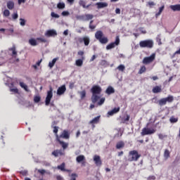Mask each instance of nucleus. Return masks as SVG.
Instances as JSON below:
<instances>
[{
  "label": "nucleus",
  "instance_id": "nucleus-1",
  "mask_svg": "<svg viewBox=\"0 0 180 180\" xmlns=\"http://www.w3.org/2000/svg\"><path fill=\"white\" fill-rule=\"evenodd\" d=\"M91 92L92 94L91 102L93 103H96V101L101 99V96H99V95L102 93V88L101 86L94 85L91 89Z\"/></svg>",
  "mask_w": 180,
  "mask_h": 180
},
{
  "label": "nucleus",
  "instance_id": "nucleus-2",
  "mask_svg": "<svg viewBox=\"0 0 180 180\" xmlns=\"http://www.w3.org/2000/svg\"><path fill=\"white\" fill-rule=\"evenodd\" d=\"M139 46L142 49L146 48V49H153L154 47V41L153 39H147L144 41H141L139 42Z\"/></svg>",
  "mask_w": 180,
  "mask_h": 180
},
{
  "label": "nucleus",
  "instance_id": "nucleus-3",
  "mask_svg": "<svg viewBox=\"0 0 180 180\" xmlns=\"http://www.w3.org/2000/svg\"><path fill=\"white\" fill-rule=\"evenodd\" d=\"M141 157V155L139 154L137 150H131L129 153L128 161H138L139 158Z\"/></svg>",
  "mask_w": 180,
  "mask_h": 180
},
{
  "label": "nucleus",
  "instance_id": "nucleus-4",
  "mask_svg": "<svg viewBox=\"0 0 180 180\" xmlns=\"http://www.w3.org/2000/svg\"><path fill=\"white\" fill-rule=\"evenodd\" d=\"M120 44V38L119 36L115 37V41L107 45L106 50H112V49H115V46H119Z\"/></svg>",
  "mask_w": 180,
  "mask_h": 180
},
{
  "label": "nucleus",
  "instance_id": "nucleus-5",
  "mask_svg": "<svg viewBox=\"0 0 180 180\" xmlns=\"http://www.w3.org/2000/svg\"><path fill=\"white\" fill-rule=\"evenodd\" d=\"M50 90L47 91V96L45 100V105L49 106L50 105V102L51 101V98H53V87L50 86Z\"/></svg>",
  "mask_w": 180,
  "mask_h": 180
},
{
  "label": "nucleus",
  "instance_id": "nucleus-6",
  "mask_svg": "<svg viewBox=\"0 0 180 180\" xmlns=\"http://www.w3.org/2000/svg\"><path fill=\"white\" fill-rule=\"evenodd\" d=\"M154 60H155V53L152 54L149 57H145L142 63L143 64H145L146 65H147V64H151V63H153Z\"/></svg>",
  "mask_w": 180,
  "mask_h": 180
},
{
  "label": "nucleus",
  "instance_id": "nucleus-7",
  "mask_svg": "<svg viewBox=\"0 0 180 180\" xmlns=\"http://www.w3.org/2000/svg\"><path fill=\"white\" fill-rule=\"evenodd\" d=\"M156 130L153 129H149V128H143L142 129V131L141 133V136H147L148 134H154L155 133Z\"/></svg>",
  "mask_w": 180,
  "mask_h": 180
},
{
  "label": "nucleus",
  "instance_id": "nucleus-8",
  "mask_svg": "<svg viewBox=\"0 0 180 180\" xmlns=\"http://www.w3.org/2000/svg\"><path fill=\"white\" fill-rule=\"evenodd\" d=\"M67 91V88L65 87V85L63 84V86L58 87L57 90V95L59 96H61V95H64L65 94V91Z\"/></svg>",
  "mask_w": 180,
  "mask_h": 180
},
{
  "label": "nucleus",
  "instance_id": "nucleus-9",
  "mask_svg": "<svg viewBox=\"0 0 180 180\" xmlns=\"http://www.w3.org/2000/svg\"><path fill=\"white\" fill-rule=\"evenodd\" d=\"M94 161L97 167H101V165H102V160H101V156L95 155L94 156Z\"/></svg>",
  "mask_w": 180,
  "mask_h": 180
},
{
  "label": "nucleus",
  "instance_id": "nucleus-10",
  "mask_svg": "<svg viewBox=\"0 0 180 180\" xmlns=\"http://www.w3.org/2000/svg\"><path fill=\"white\" fill-rule=\"evenodd\" d=\"M45 35H46L47 37H56V36H57V31L55 30H49L46 31Z\"/></svg>",
  "mask_w": 180,
  "mask_h": 180
},
{
  "label": "nucleus",
  "instance_id": "nucleus-11",
  "mask_svg": "<svg viewBox=\"0 0 180 180\" xmlns=\"http://www.w3.org/2000/svg\"><path fill=\"white\" fill-rule=\"evenodd\" d=\"M56 140L58 141L59 144H60L63 150L68 148V143L60 140V136H58V135H56Z\"/></svg>",
  "mask_w": 180,
  "mask_h": 180
},
{
  "label": "nucleus",
  "instance_id": "nucleus-12",
  "mask_svg": "<svg viewBox=\"0 0 180 180\" xmlns=\"http://www.w3.org/2000/svg\"><path fill=\"white\" fill-rule=\"evenodd\" d=\"M59 137L60 139H65L66 140H68V139H70V132H68V131L67 130H64Z\"/></svg>",
  "mask_w": 180,
  "mask_h": 180
},
{
  "label": "nucleus",
  "instance_id": "nucleus-13",
  "mask_svg": "<svg viewBox=\"0 0 180 180\" xmlns=\"http://www.w3.org/2000/svg\"><path fill=\"white\" fill-rule=\"evenodd\" d=\"M101 119V116L96 117L92 120L89 122V124H93V127H95V125L97 124V123H99V120Z\"/></svg>",
  "mask_w": 180,
  "mask_h": 180
},
{
  "label": "nucleus",
  "instance_id": "nucleus-14",
  "mask_svg": "<svg viewBox=\"0 0 180 180\" xmlns=\"http://www.w3.org/2000/svg\"><path fill=\"white\" fill-rule=\"evenodd\" d=\"M169 8L174 12H179L180 11V4L171 5L169 6Z\"/></svg>",
  "mask_w": 180,
  "mask_h": 180
},
{
  "label": "nucleus",
  "instance_id": "nucleus-15",
  "mask_svg": "<svg viewBox=\"0 0 180 180\" xmlns=\"http://www.w3.org/2000/svg\"><path fill=\"white\" fill-rule=\"evenodd\" d=\"M118 112H120V107L115 108L111 111H109L108 115H109V116H113L115 113H117Z\"/></svg>",
  "mask_w": 180,
  "mask_h": 180
},
{
  "label": "nucleus",
  "instance_id": "nucleus-16",
  "mask_svg": "<svg viewBox=\"0 0 180 180\" xmlns=\"http://www.w3.org/2000/svg\"><path fill=\"white\" fill-rule=\"evenodd\" d=\"M98 9H102L103 8L108 7V3L98 2L96 4Z\"/></svg>",
  "mask_w": 180,
  "mask_h": 180
},
{
  "label": "nucleus",
  "instance_id": "nucleus-17",
  "mask_svg": "<svg viewBox=\"0 0 180 180\" xmlns=\"http://www.w3.org/2000/svg\"><path fill=\"white\" fill-rule=\"evenodd\" d=\"M9 51H11L12 54V57H15L16 58V56H18V52L16 51V46H15V45L13 46L12 48L8 49Z\"/></svg>",
  "mask_w": 180,
  "mask_h": 180
},
{
  "label": "nucleus",
  "instance_id": "nucleus-18",
  "mask_svg": "<svg viewBox=\"0 0 180 180\" xmlns=\"http://www.w3.org/2000/svg\"><path fill=\"white\" fill-rule=\"evenodd\" d=\"M95 37L96 40H100L103 37V32L102 31H97L95 34Z\"/></svg>",
  "mask_w": 180,
  "mask_h": 180
},
{
  "label": "nucleus",
  "instance_id": "nucleus-19",
  "mask_svg": "<svg viewBox=\"0 0 180 180\" xmlns=\"http://www.w3.org/2000/svg\"><path fill=\"white\" fill-rule=\"evenodd\" d=\"M52 155H54V157H58V155H64V153L62 150H56L52 152Z\"/></svg>",
  "mask_w": 180,
  "mask_h": 180
},
{
  "label": "nucleus",
  "instance_id": "nucleus-20",
  "mask_svg": "<svg viewBox=\"0 0 180 180\" xmlns=\"http://www.w3.org/2000/svg\"><path fill=\"white\" fill-rule=\"evenodd\" d=\"M105 94H107V95H112V94H115V89L111 86H108L105 90Z\"/></svg>",
  "mask_w": 180,
  "mask_h": 180
},
{
  "label": "nucleus",
  "instance_id": "nucleus-21",
  "mask_svg": "<svg viewBox=\"0 0 180 180\" xmlns=\"http://www.w3.org/2000/svg\"><path fill=\"white\" fill-rule=\"evenodd\" d=\"M117 150H120V148H124V142L123 141H119L116 144Z\"/></svg>",
  "mask_w": 180,
  "mask_h": 180
},
{
  "label": "nucleus",
  "instance_id": "nucleus-22",
  "mask_svg": "<svg viewBox=\"0 0 180 180\" xmlns=\"http://www.w3.org/2000/svg\"><path fill=\"white\" fill-rule=\"evenodd\" d=\"M152 91L153 94H160V92H162V89H161V86H156L153 87Z\"/></svg>",
  "mask_w": 180,
  "mask_h": 180
},
{
  "label": "nucleus",
  "instance_id": "nucleus-23",
  "mask_svg": "<svg viewBox=\"0 0 180 180\" xmlns=\"http://www.w3.org/2000/svg\"><path fill=\"white\" fill-rule=\"evenodd\" d=\"M84 56L82 57V59H78L76 60L75 64L77 67H82V65L84 64Z\"/></svg>",
  "mask_w": 180,
  "mask_h": 180
},
{
  "label": "nucleus",
  "instance_id": "nucleus-24",
  "mask_svg": "<svg viewBox=\"0 0 180 180\" xmlns=\"http://www.w3.org/2000/svg\"><path fill=\"white\" fill-rule=\"evenodd\" d=\"M13 86V84H11V85L9 86L10 88V91L11 92H13L14 94H19V90L18 89V88L16 87H12Z\"/></svg>",
  "mask_w": 180,
  "mask_h": 180
},
{
  "label": "nucleus",
  "instance_id": "nucleus-25",
  "mask_svg": "<svg viewBox=\"0 0 180 180\" xmlns=\"http://www.w3.org/2000/svg\"><path fill=\"white\" fill-rule=\"evenodd\" d=\"M98 41L101 44H106L108 43L109 39H108V37H103L100 40H98Z\"/></svg>",
  "mask_w": 180,
  "mask_h": 180
},
{
  "label": "nucleus",
  "instance_id": "nucleus-26",
  "mask_svg": "<svg viewBox=\"0 0 180 180\" xmlns=\"http://www.w3.org/2000/svg\"><path fill=\"white\" fill-rule=\"evenodd\" d=\"M77 162H82L83 161H85V156L84 155H80L77 157L76 158Z\"/></svg>",
  "mask_w": 180,
  "mask_h": 180
},
{
  "label": "nucleus",
  "instance_id": "nucleus-27",
  "mask_svg": "<svg viewBox=\"0 0 180 180\" xmlns=\"http://www.w3.org/2000/svg\"><path fill=\"white\" fill-rule=\"evenodd\" d=\"M57 60H58V58H53L51 62H49V67L50 68H53V67H54L56 63H57Z\"/></svg>",
  "mask_w": 180,
  "mask_h": 180
},
{
  "label": "nucleus",
  "instance_id": "nucleus-28",
  "mask_svg": "<svg viewBox=\"0 0 180 180\" xmlns=\"http://www.w3.org/2000/svg\"><path fill=\"white\" fill-rule=\"evenodd\" d=\"M83 41L84 43V46H89V43L91 41V39L88 37H83Z\"/></svg>",
  "mask_w": 180,
  "mask_h": 180
},
{
  "label": "nucleus",
  "instance_id": "nucleus-29",
  "mask_svg": "<svg viewBox=\"0 0 180 180\" xmlns=\"http://www.w3.org/2000/svg\"><path fill=\"white\" fill-rule=\"evenodd\" d=\"M7 8L10 10H12L13 8H15V3H13V1H8Z\"/></svg>",
  "mask_w": 180,
  "mask_h": 180
},
{
  "label": "nucleus",
  "instance_id": "nucleus-30",
  "mask_svg": "<svg viewBox=\"0 0 180 180\" xmlns=\"http://www.w3.org/2000/svg\"><path fill=\"white\" fill-rule=\"evenodd\" d=\"M58 9H64L65 8V4L63 2H59L57 4Z\"/></svg>",
  "mask_w": 180,
  "mask_h": 180
},
{
  "label": "nucleus",
  "instance_id": "nucleus-31",
  "mask_svg": "<svg viewBox=\"0 0 180 180\" xmlns=\"http://www.w3.org/2000/svg\"><path fill=\"white\" fill-rule=\"evenodd\" d=\"M158 103V105H160V106H164V105H167V102L165 98H162L159 100Z\"/></svg>",
  "mask_w": 180,
  "mask_h": 180
},
{
  "label": "nucleus",
  "instance_id": "nucleus-32",
  "mask_svg": "<svg viewBox=\"0 0 180 180\" xmlns=\"http://www.w3.org/2000/svg\"><path fill=\"white\" fill-rule=\"evenodd\" d=\"M29 43L31 46H37V41L34 39H29Z\"/></svg>",
  "mask_w": 180,
  "mask_h": 180
},
{
  "label": "nucleus",
  "instance_id": "nucleus-33",
  "mask_svg": "<svg viewBox=\"0 0 180 180\" xmlns=\"http://www.w3.org/2000/svg\"><path fill=\"white\" fill-rule=\"evenodd\" d=\"M166 100V103L168 102L169 103H171V102L174 101V96H169L167 98H164Z\"/></svg>",
  "mask_w": 180,
  "mask_h": 180
},
{
  "label": "nucleus",
  "instance_id": "nucleus-34",
  "mask_svg": "<svg viewBox=\"0 0 180 180\" xmlns=\"http://www.w3.org/2000/svg\"><path fill=\"white\" fill-rule=\"evenodd\" d=\"M58 169H60V171H65V163L63 162L60 165H58Z\"/></svg>",
  "mask_w": 180,
  "mask_h": 180
},
{
  "label": "nucleus",
  "instance_id": "nucleus-35",
  "mask_svg": "<svg viewBox=\"0 0 180 180\" xmlns=\"http://www.w3.org/2000/svg\"><path fill=\"white\" fill-rule=\"evenodd\" d=\"M41 100V97H40V96H35L34 97V102L35 103H39V102H40Z\"/></svg>",
  "mask_w": 180,
  "mask_h": 180
},
{
  "label": "nucleus",
  "instance_id": "nucleus-36",
  "mask_svg": "<svg viewBox=\"0 0 180 180\" xmlns=\"http://www.w3.org/2000/svg\"><path fill=\"white\" fill-rule=\"evenodd\" d=\"M164 8H165V6H162V7H160L159 8L158 13L155 14L156 18H158V16H160V15H161V13H162V11H164Z\"/></svg>",
  "mask_w": 180,
  "mask_h": 180
},
{
  "label": "nucleus",
  "instance_id": "nucleus-37",
  "mask_svg": "<svg viewBox=\"0 0 180 180\" xmlns=\"http://www.w3.org/2000/svg\"><path fill=\"white\" fill-rule=\"evenodd\" d=\"M146 70L147 69L146 68V66L141 67V68L139 71V74H143V72H146Z\"/></svg>",
  "mask_w": 180,
  "mask_h": 180
},
{
  "label": "nucleus",
  "instance_id": "nucleus-38",
  "mask_svg": "<svg viewBox=\"0 0 180 180\" xmlns=\"http://www.w3.org/2000/svg\"><path fill=\"white\" fill-rule=\"evenodd\" d=\"M126 69V67H124V65H120L117 68V70H119V71H124V70Z\"/></svg>",
  "mask_w": 180,
  "mask_h": 180
},
{
  "label": "nucleus",
  "instance_id": "nucleus-39",
  "mask_svg": "<svg viewBox=\"0 0 180 180\" xmlns=\"http://www.w3.org/2000/svg\"><path fill=\"white\" fill-rule=\"evenodd\" d=\"M91 19H94V15L86 14V20H91Z\"/></svg>",
  "mask_w": 180,
  "mask_h": 180
},
{
  "label": "nucleus",
  "instance_id": "nucleus-40",
  "mask_svg": "<svg viewBox=\"0 0 180 180\" xmlns=\"http://www.w3.org/2000/svg\"><path fill=\"white\" fill-rule=\"evenodd\" d=\"M164 157L165 158H169V150L167 149L165 150Z\"/></svg>",
  "mask_w": 180,
  "mask_h": 180
},
{
  "label": "nucleus",
  "instance_id": "nucleus-41",
  "mask_svg": "<svg viewBox=\"0 0 180 180\" xmlns=\"http://www.w3.org/2000/svg\"><path fill=\"white\" fill-rule=\"evenodd\" d=\"M82 99H84L86 96V91L85 90L79 92Z\"/></svg>",
  "mask_w": 180,
  "mask_h": 180
},
{
  "label": "nucleus",
  "instance_id": "nucleus-42",
  "mask_svg": "<svg viewBox=\"0 0 180 180\" xmlns=\"http://www.w3.org/2000/svg\"><path fill=\"white\" fill-rule=\"evenodd\" d=\"M79 5L80 6H82L83 8H86L85 6H86V3L84 1H83V0H80V1H79Z\"/></svg>",
  "mask_w": 180,
  "mask_h": 180
},
{
  "label": "nucleus",
  "instance_id": "nucleus-43",
  "mask_svg": "<svg viewBox=\"0 0 180 180\" xmlns=\"http://www.w3.org/2000/svg\"><path fill=\"white\" fill-rule=\"evenodd\" d=\"M122 123H126V122H129V120H130V115H127V117L124 118H122Z\"/></svg>",
  "mask_w": 180,
  "mask_h": 180
},
{
  "label": "nucleus",
  "instance_id": "nucleus-44",
  "mask_svg": "<svg viewBox=\"0 0 180 180\" xmlns=\"http://www.w3.org/2000/svg\"><path fill=\"white\" fill-rule=\"evenodd\" d=\"M171 123H176L178 122V118H175L174 117H171L169 119Z\"/></svg>",
  "mask_w": 180,
  "mask_h": 180
},
{
  "label": "nucleus",
  "instance_id": "nucleus-45",
  "mask_svg": "<svg viewBox=\"0 0 180 180\" xmlns=\"http://www.w3.org/2000/svg\"><path fill=\"white\" fill-rule=\"evenodd\" d=\"M77 178H78V174L73 173L71 174L70 180H77Z\"/></svg>",
  "mask_w": 180,
  "mask_h": 180
},
{
  "label": "nucleus",
  "instance_id": "nucleus-46",
  "mask_svg": "<svg viewBox=\"0 0 180 180\" xmlns=\"http://www.w3.org/2000/svg\"><path fill=\"white\" fill-rule=\"evenodd\" d=\"M92 23H94V20L90 21L89 29H91V30H94V29L96 27V25H92Z\"/></svg>",
  "mask_w": 180,
  "mask_h": 180
},
{
  "label": "nucleus",
  "instance_id": "nucleus-47",
  "mask_svg": "<svg viewBox=\"0 0 180 180\" xmlns=\"http://www.w3.org/2000/svg\"><path fill=\"white\" fill-rule=\"evenodd\" d=\"M11 15V12L9 11V10H5L4 11V16H6V18H8V16H9Z\"/></svg>",
  "mask_w": 180,
  "mask_h": 180
},
{
  "label": "nucleus",
  "instance_id": "nucleus-48",
  "mask_svg": "<svg viewBox=\"0 0 180 180\" xmlns=\"http://www.w3.org/2000/svg\"><path fill=\"white\" fill-rule=\"evenodd\" d=\"M53 133H55L56 136H58V134H57V133H58V127H53Z\"/></svg>",
  "mask_w": 180,
  "mask_h": 180
},
{
  "label": "nucleus",
  "instance_id": "nucleus-49",
  "mask_svg": "<svg viewBox=\"0 0 180 180\" xmlns=\"http://www.w3.org/2000/svg\"><path fill=\"white\" fill-rule=\"evenodd\" d=\"M51 15L52 18H56V19H58V18H60V15L58 14H56L54 12H52L51 13Z\"/></svg>",
  "mask_w": 180,
  "mask_h": 180
},
{
  "label": "nucleus",
  "instance_id": "nucleus-50",
  "mask_svg": "<svg viewBox=\"0 0 180 180\" xmlns=\"http://www.w3.org/2000/svg\"><path fill=\"white\" fill-rule=\"evenodd\" d=\"M37 40H39V41H41V43H47V39H44V38H37Z\"/></svg>",
  "mask_w": 180,
  "mask_h": 180
},
{
  "label": "nucleus",
  "instance_id": "nucleus-51",
  "mask_svg": "<svg viewBox=\"0 0 180 180\" xmlns=\"http://www.w3.org/2000/svg\"><path fill=\"white\" fill-rule=\"evenodd\" d=\"M103 103H105V98H101L99 102L98 103V105L101 106V105H103Z\"/></svg>",
  "mask_w": 180,
  "mask_h": 180
},
{
  "label": "nucleus",
  "instance_id": "nucleus-52",
  "mask_svg": "<svg viewBox=\"0 0 180 180\" xmlns=\"http://www.w3.org/2000/svg\"><path fill=\"white\" fill-rule=\"evenodd\" d=\"M158 137L160 140H164V139L167 138V135H164L162 134H159Z\"/></svg>",
  "mask_w": 180,
  "mask_h": 180
},
{
  "label": "nucleus",
  "instance_id": "nucleus-53",
  "mask_svg": "<svg viewBox=\"0 0 180 180\" xmlns=\"http://www.w3.org/2000/svg\"><path fill=\"white\" fill-rule=\"evenodd\" d=\"M77 43H83L84 42V37H79L76 38Z\"/></svg>",
  "mask_w": 180,
  "mask_h": 180
},
{
  "label": "nucleus",
  "instance_id": "nucleus-54",
  "mask_svg": "<svg viewBox=\"0 0 180 180\" xmlns=\"http://www.w3.org/2000/svg\"><path fill=\"white\" fill-rule=\"evenodd\" d=\"M61 15H62V16H68V15H70V12H68V11H63Z\"/></svg>",
  "mask_w": 180,
  "mask_h": 180
},
{
  "label": "nucleus",
  "instance_id": "nucleus-55",
  "mask_svg": "<svg viewBox=\"0 0 180 180\" xmlns=\"http://www.w3.org/2000/svg\"><path fill=\"white\" fill-rule=\"evenodd\" d=\"M23 89H25V91H26V92H30V90L27 87V85H26V84H23Z\"/></svg>",
  "mask_w": 180,
  "mask_h": 180
},
{
  "label": "nucleus",
  "instance_id": "nucleus-56",
  "mask_svg": "<svg viewBox=\"0 0 180 180\" xmlns=\"http://www.w3.org/2000/svg\"><path fill=\"white\" fill-rule=\"evenodd\" d=\"M38 172L39 174H41V175H44V174H46V170H44V169H39Z\"/></svg>",
  "mask_w": 180,
  "mask_h": 180
},
{
  "label": "nucleus",
  "instance_id": "nucleus-57",
  "mask_svg": "<svg viewBox=\"0 0 180 180\" xmlns=\"http://www.w3.org/2000/svg\"><path fill=\"white\" fill-rule=\"evenodd\" d=\"M148 4L150 8H153V6H155V3H154L153 1H149Z\"/></svg>",
  "mask_w": 180,
  "mask_h": 180
},
{
  "label": "nucleus",
  "instance_id": "nucleus-58",
  "mask_svg": "<svg viewBox=\"0 0 180 180\" xmlns=\"http://www.w3.org/2000/svg\"><path fill=\"white\" fill-rule=\"evenodd\" d=\"M148 180H155V176H150L147 179Z\"/></svg>",
  "mask_w": 180,
  "mask_h": 180
},
{
  "label": "nucleus",
  "instance_id": "nucleus-59",
  "mask_svg": "<svg viewBox=\"0 0 180 180\" xmlns=\"http://www.w3.org/2000/svg\"><path fill=\"white\" fill-rule=\"evenodd\" d=\"M13 19H18V13H14L12 15Z\"/></svg>",
  "mask_w": 180,
  "mask_h": 180
},
{
  "label": "nucleus",
  "instance_id": "nucleus-60",
  "mask_svg": "<svg viewBox=\"0 0 180 180\" xmlns=\"http://www.w3.org/2000/svg\"><path fill=\"white\" fill-rule=\"evenodd\" d=\"M74 85L75 84L73 82L70 83L69 88L70 89H72V88H74Z\"/></svg>",
  "mask_w": 180,
  "mask_h": 180
},
{
  "label": "nucleus",
  "instance_id": "nucleus-61",
  "mask_svg": "<svg viewBox=\"0 0 180 180\" xmlns=\"http://www.w3.org/2000/svg\"><path fill=\"white\" fill-rule=\"evenodd\" d=\"M77 54H78V56H84V53L82 51H78Z\"/></svg>",
  "mask_w": 180,
  "mask_h": 180
},
{
  "label": "nucleus",
  "instance_id": "nucleus-62",
  "mask_svg": "<svg viewBox=\"0 0 180 180\" xmlns=\"http://www.w3.org/2000/svg\"><path fill=\"white\" fill-rule=\"evenodd\" d=\"M115 13L120 15V8H116L115 9Z\"/></svg>",
  "mask_w": 180,
  "mask_h": 180
},
{
  "label": "nucleus",
  "instance_id": "nucleus-63",
  "mask_svg": "<svg viewBox=\"0 0 180 180\" xmlns=\"http://www.w3.org/2000/svg\"><path fill=\"white\" fill-rule=\"evenodd\" d=\"M63 34H64L65 36H68V30H65V31L63 32Z\"/></svg>",
  "mask_w": 180,
  "mask_h": 180
},
{
  "label": "nucleus",
  "instance_id": "nucleus-64",
  "mask_svg": "<svg viewBox=\"0 0 180 180\" xmlns=\"http://www.w3.org/2000/svg\"><path fill=\"white\" fill-rule=\"evenodd\" d=\"M56 179L57 180H63V178H62L61 176L58 175V176H56Z\"/></svg>",
  "mask_w": 180,
  "mask_h": 180
}]
</instances>
